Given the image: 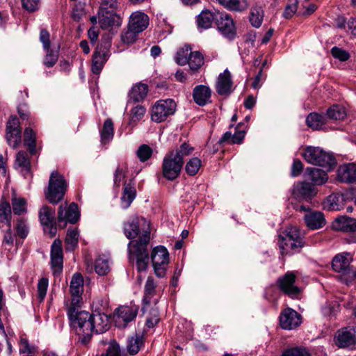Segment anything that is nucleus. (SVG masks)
<instances>
[{
	"label": "nucleus",
	"instance_id": "41",
	"mask_svg": "<svg viewBox=\"0 0 356 356\" xmlns=\"http://www.w3.org/2000/svg\"><path fill=\"white\" fill-rule=\"evenodd\" d=\"M15 164L21 170L29 173L31 169V163L28 154L24 151H19L16 156Z\"/></svg>",
	"mask_w": 356,
	"mask_h": 356
},
{
	"label": "nucleus",
	"instance_id": "46",
	"mask_svg": "<svg viewBox=\"0 0 356 356\" xmlns=\"http://www.w3.org/2000/svg\"><path fill=\"white\" fill-rule=\"evenodd\" d=\"M193 150L194 148L192 146L184 143L181 144L179 148L170 150V152H173V154L176 157L181 159V160L184 161V157L192 154Z\"/></svg>",
	"mask_w": 356,
	"mask_h": 356
},
{
	"label": "nucleus",
	"instance_id": "30",
	"mask_svg": "<svg viewBox=\"0 0 356 356\" xmlns=\"http://www.w3.org/2000/svg\"><path fill=\"white\" fill-rule=\"evenodd\" d=\"M217 10H203L197 16V23L199 29H208L211 27L213 22H216Z\"/></svg>",
	"mask_w": 356,
	"mask_h": 356
},
{
	"label": "nucleus",
	"instance_id": "24",
	"mask_svg": "<svg viewBox=\"0 0 356 356\" xmlns=\"http://www.w3.org/2000/svg\"><path fill=\"white\" fill-rule=\"evenodd\" d=\"M338 179L344 183L356 181V164L351 163L340 165L337 170Z\"/></svg>",
	"mask_w": 356,
	"mask_h": 356
},
{
	"label": "nucleus",
	"instance_id": "51",
	"mask_svg": "<svg viewBox=\"0 0 356 356\" xmlns=\"http://www.w3.org/2000/svg\"><path fill=\"white\" fill-rule=\"evenodd\" d=\"M340 196L336 194H332L329 195L325 203V207L329 210L338 211L341 208V205L339 202Z\"/></svg>",
	"mask_w": 356,
	"mask_h": 356
},
{
	"label": "nucleus",
	"instance_id": "20",
	"mask_svg": "<svg viewBox=\"0 0 356 356\" xmlns=\"http://www.w3.org/2000/svg\"><path fill=\"white\" fill-rule=\"evenodd\" d=\"M301 323V316L295 310L287 308L280 316V324L284 330H293Z\"/></svg>",
	"mask_w": 356,
	"mask_h": 356
},
{
	"label": "nucleus",
	"instance_id": "61",
	"mask_svg": "<svg viewBox=\"0 0 356 356\" xmlns=\"http://www.w3.org/2000/svg\"><path fill=\"white\" fill-rule=\"evenodd\" d=\"M297 7H298V1L297 0H290V3L286 7L283 16L286 18L289 19L292 17V16L296 13L297 11Z\"/></svg>",
	"mask_w": 356,
	"mask_h": 356
},
{
	"label": "nucleus",
	"instance_id": "12",
	"mask_svg": "<svg viewBox=\"0 0 356 356\" xmlns=\"http://www.w3.org/2000/svg\"><path fill=\"white\" fill-rule=\"evenodd\" d=\"M335 343L339 348L356 347V327H348L339 330L334 337Z\"/></svg>",
	"mask_w": 356,
	"mask_h": 356
},
{
	"label": "nucleus",
	"instance_id": "15",
	"mask_svg": "<svg viewBox=\"0 0 356 356\" xmlns=\"http://www.w3.org/2000/svg\"><path fill=\"white\" fill-rule=\"evenodd\" d=\"M6 140L8 145L17 148L21 143V130L17 116H10L6 125Z\"/></svg>",
	"mask_w": 356,
	"mask_h": 356
},
{
	"label": "nucleus",
	"instance_id": "44",
	"mask_svg": "<svg viewBox=\"0 0 356 356\" xmlns=\"http://www.w3.org/2000/svg\"><path fill=\"white\" fill-rule=\"evenodd\" d=\"M94 268L99 275H105L109 270L108 259L104 257H99L95 262Z\"/></svg>",
	"mask_w": 356,
	"mask_h": 356
},
{
	"label": "nucleus",
	"instance_id": "18",
	"mask_svg": "<svg viewBox=\"0 0 356 356\" xmlns=\"http://www.w3.org/2000/svg\"><path fill=\"white\" fill-rule=\"evenodd\" d=\"M156 296V283L152 277H148L144 286V296L143 298V308L142 310L145 312L147 308L154 305V306L158 302Z\"/></svg>",
	"mask_w": 356,
	"mask_h": 356
},
{
	"label": "nucleus",
	"instance_id": "11",
	"mask_svg": "<svg viewBox=\"0 0 356 356\" xmlns=\"http://www.w3.org/2000/svg\"><path fill=\"white\" fill-rule=\"evenodd\" d=\"M51 268L54 276L60 275L63 268V253L62 241L57 238L53 242L51 247Z\"/></svg>",
	"mask_w": 356,
	"mask_h": 356
},
{
	"label": "nucleus",
	"instance_id": "63",
	"mask_svg": "<svg viewBox=\"0 0 356 356\" xmlns=\"http://www.w3.org/2000/svg\"><path fill=\"white\" fill-rule=\"evenodd\" d=\"M138 33V32H135L129 28L126 32L121 35L122 41L127 44L133 43L136 40Z\"/></svg>",
	"mask_w": 356,
	"mask_h": 356
},
{
	"label": "nucleus",
	"instance_id": "5",
	"mask_svg": "<svg viewBox=\"0 0 356 356\" xmlns=\"http://www.w3.org/2000/svg\"><path fill=\"white\" fill-rule=\"evenodd\" d=\"M67 182L64 177L57 171L51 172L49 186L45 191L47 200L52 204H56L61 200L67 189Z\"/></svg>",
	"mask_w": 356,
	"mask_h": 356
},
{
	"label": "nucleus",
	"instance_id": "49",
	"mask_svg": "<svg viewBox=\"0 0 356 356\" xmlns=\"http://www.w3.org/2000/svg\"><path fill=\"white\" fill-rule=\"evenodd\" d=\"M191 51V49L188 47L180 49L175 56V61L179 65H185L188 62Z\"/></svg>",
	"mask_w": 356,
	"mask_h": 356
},
{
	"label": "nucleus",
	"instance_id": "35",
	"mask_svg": "<svg viewBox=\"0 0 356 356\" xmlns=\"http://www.w3.org/2000/svg\"><path fill=\"white\" fill-rule=\"evenodd\" d=\"M148 92V86L145 83H138L132 87L129 98L136 102L143 101Z\"/></svg>",
	"mask_w": 356,
	"mask_h": 356
},
{
	"label": "nucleus",
	"instance_id": "50",
	"mask_svg": "<svg viewBox=\"0 0 356 356\" xmlns=\"http://www.w3.org/2000/svg\"><path fill=\"white\" fill-rule=\"evenodd\" d=\"M120 3L118 0H102L100 3L99 10L104 12L115 13L119 7Z\"/></svg>",
	"mask_w": 356,
	"mask_h": 356
},
{
	"label": "nucleus",
	"instance_id": "21",
	"mask_svg": "<svg viewBox=\"0 0 356 356\" xmlns=\"http://www.w3.org/2000/svg\"><path fill=\"white\" fill-rule=\"evenodd\" d=\"M296 275L293 273L288 272L277 280L280 289L291 298L296 297L300 293V289L294 285Z\"/></svg>",
	"mask_w": 356,
	"mask_h": 356
},
{
	"label": "nucleus",
	"instance_id": "14",
	"mask_svg": "<svg viewBox=\"0 0 356 356\" xmlns=\"http://www.w3.org/2000/svg\"><path fill=\"white\" fill-rule=\"evenodd\" d=\"M351 261V255L349 253L343 252L336 255L332 261L333 270L346 276V282L348 281L349 275L353 273V270L350 268Z\"/></svg>",
	"mask_w": 356,
	"mask_h": 356
},
{
	"label": "nucleus",
	"instance_id": "9",
	"mask_svg": "<svg viewBox=\"0 0 356 356\" xmlns=\"http://www.w3.org/2000/svg\"><path fill=\"white\" fill-rule=\"evenodd\" d=\"M151 259L156 275L158 277H163L165 275L169 262L168 250L163 246L154 248L152 252Z\"/></svg>",
	"mask_w": 356,
	"mask_h": 356
},
{
	"label": "nucleus",
	"instance_id": "19",
	"mask_svg": "<svg viewBox=\"0 0 356 356\" xmlns=\"http://www.w3.org/2000/svg\"><path fill=\"white\" fill-rule=\"evenodd\" d=\"M72 296V303L69 308L74 307L80 303L82 300L81 296L83 291V279L80 273H75L71 280L70 286Z\"/></svg>",
	"mask_w": 356,
	"mask_h": 356
},
{
	"label": "nucleus",
	"instance_id": "26",
	"mask_svg": "<svg viewBox=\"0 0 356 356\" xmlns=\"http://www.w3.org/2000/svg\"><path fill=\"white\" fill-rule=\"evenodd\" d=\"M316 193L312 184L307 182H299L294 185L293 195L298 199L305 200L311 199Z\"/></svg>",
	"mask_w": 356,
	"mask_h": 356
},
{
	"label": "nucleus",
	"instance_id": "36",
	"mask_svg": "<svg viewBox=\"0 0 356 356\" xmlns=\"http://www.w3.org/2000/svg\"><path fill=\"white\" fill-rule=\"evenodd\" d=\"M24 144L28 148L31 154L36 152V138L35 133L29 127L26 128L24 132Z\"/></svg>",
	"mask_w": 356,
	"mask_h": 356
},
{
	"label": "nucleus",
	"instance_id": "28",
	"mask_svg": "<svg viewBox=\"0 0 356 356\" xmlns=\"http://www.w3.org/2000/svg\"><path fill=\"white\" fill-rule=\"evenodd\" d=\"M99 23L103 29H108L113 26H120L121 20L115 13L98 11Z\"/></svg>",
	"mask_w": 356,
	"mask_h": 356
},
{
	"label": "nucleus",
	"instance_id": "37",
	"mask_svg": "<svg viewBox=\"0 0 356 356\" xmlns=\"http://www.w3.org/2000/svg\"><path fill=\"white\" fill-rule=\"evenodd\" d=\"M113 123L111 119L108 118L105 120L103 128L100 131L102 143L106 144L109 143L113 137Z\"/></svg>",
	"mask_w": 356,
	"mask_h": 356
},
{
	"label": "nucleus",
	"instance_id": "55",
	"mask_svg": "<svg viewBox=\"0 0 356 356\" xmlns=\"http://www.w3.org/2000/svg\"><path fill=\"white\" fill-rule=\"evenodd\" d=\"M49 286V280L47 277H42L38 283V295L40 301H42L46 296Z\"/></svg>",
	"mask_w": 356,
	"mask_h": 356
},
{
	"label": "nucleus",
	"instance_id": "2",
	"mask_svg": "<svg viewBox=\"0 0 356 356\" xmlns=\"http://www.w3.org/2000/svg\"><path fill=\"white\" fill-rule=\"evenodd\" d=\"M67 316L71 327L83 344H87L90 341L94 332L101 334L109 327L110 318L104 313L90 314L72 307L68 308Z\"/></svg>",
	"mask_w": 356,
	"mask_h": 356
},
{
	"label": "nucleus",
	"instance_id": "39",
	"mask_svg": "<svg viewBox=\"0 0 356 356\" xmlns=\"http://www.w3.org/2000/svg\"><path fill=\"white\" fill-rule=\"evenodd\" d=\"M187 63L191 71L196 72L203 65L204 57L199 51H191Z\"/></svg>",
	"mask_w": 356,
	"mask_h": 356
},
{
	"label": "nucleus",
	"instance_id": "23",
	"mask_svg": "<svg viewBox=\"0 0 356 356\" xmlns=\"http://www.w3.org/2000/svg\"><path fill=\"white\" fill-rule=\"evenodd\" d=\"M138 307L136 305H124L119 307L116 311V322H124V325L132 321L137 316Z\"/></svg>",
	"mask_w": 356,
	"mask_h": 356
},
{
	"label": "nucleus",
	"instance_id": "45",
	"mask_svg": "<svg viewBox=\"0 0 356 356\" xmlns=\"http://www.w3.org/2000/svg\"><path fill=\"white\" fill-rule=\"evenodd\" d=\"M346 115L345 108L339 105H333L327 111V117L331 120H343Z\"/></svg>",
	"mask_w": 356,
	"mask_h": 356
},
{
	"label": "nucleus",
	"instance_id": "38",
	"mask_svg": "<svg viewBox=\"0 0 356 356\" xmlns=\"http://www.w3.org/2000/svg\"><path fill=\"white\" fill-rule=\"evenodd\" d=\"M306 123L308 127L317 130L325 123V117L316 113H312L307 117Z\"/></svg>",
	"mask_w": 356,
	"mask_h": 356
},
{
	"label": "nucleus",
	"instance_id": "54",
	"mask_svg": "<svg viewBox=\"0 0 356 356\" xmlns=\"http://www.w3.org/2000/svg\"><path fill=\"white\" fill-rule=\"evenodd\" d=\"M127 172V167L126 165H119L114 173V185L115 186H119L120 185L121 181L125 177V175Z\"/></svg>",
	"mask_w": 356,
	"mask_h": 356
},
{
	"label": "nucleus",
	"instance_id": "32",
	"mask_svg": "<svg viewBox=\"0 0 356 356\" xmlns=\"http://www.w3.org/2000/svg\"><path fill=\"white\" fill-rule=\"evenodd\" d=\"M136 197V189L134 183L130 181L124 184V191L121 197V207L123 209H127Z\"/></svg>",
	"mask_w": 356,
	"mask_h": 356
},
{
	"label": "nucleus",
	"instance_id": "47",
	"mask_svg": "<svg viewBox=\"0 0 356 356\" xmlns=\"http://www.w3.org/2000/svg\"><path fill=\"white\" fill-rule=\"evenodd\" d=\"M201 165V160L197 157H193L186 164V172L190 176H193L197 173Z\"/></svg>",
	"mask_w": 356,
	"mask_h": 356
},
{
	"label": "nucleus",
	"instance_id": "52",
	"mask_svg": "<svg viewBox=\"0 0 356 356\" xmlns=\"http://www.w3.org/2000/svg\"><path fill=\"white\" fill-rule=\"evenodd\" d=\"M282 356H311V355L305 348L293 347L285 350Z\"/></svg>",
	"mask_w": 356,
	"mask_h": 356
},
{
	"label": "nucleus",
	"instance_id": "13",
	"mask_svg": "<svg viewBox=\"0 0 356 356\" xmlns=\"http://www.w3.org/2000/svg\"><path fill=\"white\" fill-rule=\"evenodd\" d=\"M332 228L348 233V242L356 243V219L344 216L337 218L332 223Z\"/></svg>",
	"mask_w": 356,
	"mask_h": 356
},
{
	"label": "nucleus",
	"instance_id": "64",
	"mask_svg": "<svg viewBox=\"0 0 356 356\" xmlns=\"http://www.w3.org/2000/svg\"><path fill=\"white\" fill-rule=\"evenodd\" d=\"M19 351L20 354H30L34 353V348L29 346L26 339L22 338L19 341Z\"/></svg>",
	"mask_w": 356,
	"mask_h": 356
},
{
	"label": "nucleus",
	"instance_id": "43",
	"mask_svg": "<svg viewBox=\"0 0 356 356\" xmlns=\"http://www.w3.org/2000/svg\"><path fill=\"white\" fill-rule=\"evenodd\" d=\"M79 234L77 229H69L65 237L66 250H73L78 244Z\"/></svg>",
	"mask_w": 356,
	"mask_h": 356
},
{
	"label": "nucleus",
	"instance_id": "59",
	"mask_svg": "<svg viewBox=\"0 0 356 356\" xmlns=\"http://www.w3.org/2000/svg\"><path fill=\"white\" fill-rule=\"evenodd\" d=\"M47 51V54L44 60V64L47 67L54 66L58 60V54L53 52L50 49Z\"/></svg>",
	"mask_w": 356,
	"mask_h": 356
},
{
	"label": "nucleus",
	"instance_id": "56",
	"mask_svg": "<svg viewBox=\"0 0 356 356\" xmlns=\"http://www.w3.org/2000/svg\"><path fill=\"white\" fill-rule=\"evenodd\" d=\"M152 149L147 145H142L137 151V156L140 161L145 162L147 161L152 156Z\"/></svg>",
	"mask_w": 356,
	"mask_h": 356
},
{
	"label": "nucleus",
	"instance_id": "3",
	"mask_svg": "<svg viewBox=\"0 0 356 356\" xmlns=\"http://www.w3.org/2000/svg\"><path fill=\"white\" fill-rule=\"evenodd\" d=\"M278 245L282 255H290L300 252L304 245L298 227L291 226L279 234Z\"/></svg>",
	"mask_w": 356,
	"mask_h": 356
},
{
	"label": "nucleus",
	"instance_id": "27",
	"mask_svg": "<svg viewBox=\"0 0 356 356\" xmlns=\"http://www.w3.org/2000/svg\"><path fill=\"white\" fill-rule=\"evenodd\" d=\"M232 86L231 74L228 70H225L218 77L216 84V91L220 95H228L232 91Z\"/></svg>",
	"mask_w": 356,
	"mask_h": 356
},
{
	"label": "nucleus",
	"instance_id": "4",
	"mask_svg": "<svg viewBox=\"0 0 356 356\" xmlns=\"http://www.w3.org/2000/svg\"><path fill=\"white\" fill-rule=\"evenodd\" d=\"M302 156L307 163L326 168L327 170H330L336 165L334 157L320 147H307Z\"/></svg>",
	"mask_w": 356,
	"mask_h": 356
},
{
	"label": "nucleus",
	"instance_id": "6",
	"mask_svg": "<svg viewBox=\"0 0 356 356\" xmlns=\"http://www.w3.org/2000/svg\"><path fill=\"white\" fill-rule=\"evenodd\" d=\"M215 24L219 33L229 40H233L236 35V27L230 15L219 11L216 13Z\"/></svg>",
	"mask_w": 356,
	"mask_h": 356
},
{
	"label": "nucleus",
	"instance_id": "25",
	"mask_svg": "<svg viewBox=\"0 0 356 356\" xmlns=\"http://www.w3.org/2000/svg\"><path fill=\"white\" fill-rule=\"evenodd\" d=\"M211 90L204 85L195 86L193 91L194 102L200 106H204L211 102Z\"/></svg>",
	"mask_w": 356,
	"mask_h": 356
},
{
	"label": "nucleus",
	"instance_id": "62",
	"mask_svg": "<svg viewBox=\"0 0 356 356\" xmlns=\"http://www.w3.org/2000/svg\"><path fill=\"white\" fill-rule=\"evenodd\" d=\"M40 0H22V7L29 11L33 12L38 9Z\"/></svg>",
	"mask_w": 356,
	"mask_h": 356
},
{
	"label": "nucleus",
	"instance_id": "60",
	"mask_svg": "<svg viewBox=\"0 0 356 356\" xmlns=\"http://www.w3.org/2000/svg\"><path fill=\"white\" fill-rule=\"evenodd\" d=\"M17 233L19 236L22 238H24L26 237L29 233V228L25 222V221L22 219H19L16 225Z\"/></svg>",
	"mask_w": 356,
	"mask_h": 356
},
{
	"label": "nucleus",
	"instance_id": "10",
	"mask_svg": "<svg viewBox=\"0 0 356 356\" xmlns=\"http://www.w3.org/2000/svg\"><path fill=\"white\" fill-rule=\"evenodd\" d=\"M79 211L76 204H61L58 211V222L61 228H64L67 222L75 223L79 218Z\"/></svg>",
	"mask_w": 356,
	"mask_h": 356
},
{
	"label": "nucleus",
	"instance_id": "29",
	"mask_svg": "<svg viewBox=\"0 0 356 356\" xmlns=\"http://www.w3.org/2000/svg\"><path fill=\"white\" fill-rule=\"evenodd\" d=\"M304 219L307 226L311 229H317L325 225L324 215L320 211H312L306 213Z\"/></svg>",
	"mask_w": 356,
	"mask_h": 356
},
{
	"label": "nucleus",
	"instance_id": "7",
	"mask_svg": "<svg viewBox=\"0 0 356 356\" xmlns=\"http://www.w3.org/2000/svg\"><path fill=\"white\" fill-rule=\"evenodd\" d=\"M184 161L176 157L173 152H168L163 158L162 164L163 176L170 181L175 179L180 174Z\"/></svg>",
	"mask_w": 356,
	"mask_h": 356
},
{
	"label": "nucleus",
	"instance_id": "16",
	"mask_svg": "<svg viewBox=\"0 0 356 356\" xmlns=\"http://www.w3.org/2000/svg\"><path fill=\"white\" fill-rule=\"evenodd\" d=\"M39 218L44 226V231L48 232L51 237L54 236L56 233L55 211L48 206H44L40 210Z\"/></svg>",
	"mask_w": 356,
	"mask_h": 356
},
{
	"label": "nucleus",
	"instance_id": "31",
	"mask_svg": "<svg viewBox=\"0 0 356 356\" xmlns=\"http://www.w3.org/2000/svg\"><path fill=\"white\" fill-rule=\"evenodd\" d=\"M307 178L313 185H322L327 182L328 176L325 170L315 168H307L306 170Z\"/></svg>",
	"mask_w": 356,
	"mask_h": 356
},
{
	"label": "nucleus",
	"instance_id": "57",
	"mask_svg": "<svg viewBox=\"0 0 356 356\" xmlns=\"http://www.w3.org/2000/svg\"><path fill=\"white\" fill-rule=\"evenodd\" d=\"M159 312L157 307L151 309L149 316L147 318L146 325L151 328L154 327L159 321Z\"/></svg>",
	"mask_w": 356,
	"mask_h": 356
},
{
	"label": "nucleus",
	"instance_id": "17",
	"mask_svg": "<svg viewBox=\"0 0 356 356\" xmlns=\"http://www.w3.org/2000/svg\"><path fill=\"white\" fill-rule=\"evenodd\" d=\"M109 57V44L100 45L96 48L92 60V72L99 74Z\"/></svg>",
	"mask_w": 356,
	"mask_h": 356
},
{
	"label": "nucleus",
	"instance_id": "48",
	"mask_svg": "<svg viewBox=\"0 0 356 356\" xmlns=\"http://www.w3.org/2000/svg\"><path fill=\"white\" fill-rule=\"evenodd\" d=\"M12 206L15 215H21L26 212V202L22 197H13Z\"/></svg>",
	"mask_w": 356,
	"mask_h": 356
},
{
	"label": "nucleus",
	"instance_id": "33",
	"mask_svg": "<svg viewBox=\"0 0 356 356\" xmlns=\"http://www.w3.org/2000/svg\"><path fill=\"white\" fill-rule=\"evenodd\" d=\"M11 207L8 202H2L0 204V228L11 227Z\"/></svg>",
	"mask_w": 356,
	"mask_h": 356
},
{
	"label": "nucleus",
	"instance_id": "58",
	"mask_svg": "<svg viewBox=\"0 0 356 356\" xmlns=\"http://www.w3.org/2000/svg\"><path fill=\"white\" fill-rule=\"evenodd\" d=\"M331 54L334 58L341 61H346L350 57V54L348 51L337 47L332 48Z\"/></svg>",
	"mask_w": 356,
	"mask_h": 356
},
{
	"label": "nucleus",
	"instance_id": "22",
	"mask_svg": "<svg viewBox=\"0 0 356 356\" xmlns=\"http://www.w3.org/2000/svg\"><path fill=\"white\" fill-rule=\"evenodd\" d=\"M149 17L141 11L134 12L129 17V27L135 32L140 33L149 25Z\"/></svg>",
	"mask_w": 356,
	"mask_h": 356
},
{
	"label": "nucleus",
	"instance_id": "8",
	"mask_svg": "<svg viewBox=\"0 0 356 356\" xmlns=\"http://www.w3.org/2000/svg\"><path fill=\"white\" fill-rule=\"evenodd\" d=\"M176 104L171 99H161L157 101L151 111L152 120L156 122L165 121L167 118L175 113Z\"/></svg>",
	"mask_w": 356,
	"mask_h": 356
},
{
	"label": "nucleus",
	"instance_id": "40",
	"mask_svg": "<svg viewBox=\"0 0 356 356\" xmlns=\"http://www.w3.org/2000/svg\"><path fill=\"white\" fill-rule=\"evenodd\" d=\"M146 109L144 106L136 105L133 107L129 112V124L134 127L145 115Z\"/></svg>",
	"mask_w": 356,
	"mask_h": 356
},
{
	"label": "nucleus",
	"instance_id": "42",
	"mask_svg": "<svg viewBox=\"0 0 356 356\" xmlns=\"http://www.w3.org/2000/svg\"><path fill=\"white\" fill-rule=\"evenodd\" d=\"M249 19L254 27H260L264 19V10L261 7L255 6L252 8Z\"/></svg>",
	"mask_w": 356,
	"mask_h": 356
},
{
	"label": "nucleus",
	"instance_id": "34",
	"mask_svg": "<svg viewBox=\"0 0 356 356\" xmlns=\"http://www.w3.org/2000/svg\"><path fill=\"white\" fill-rule=\"evenodd\" d=\"M144 345L143 336L140 334L136 333L130 337L127 341V350L131 355L137 354Z\"/></svg>",
	"mask_w": 356,
	"mask_h": 356
},
{
	"label": "nucleus",
	"instance_id": "53",
	"mask_svg": "<svg viewBox=\"0 0 356 356\" xmlns=\"http://www.w3.org/2000/svg\"><path fill=\"white\" fill-rule=\"evenodd\" d=\"M230 10L241 11L247 7L245 0H228L224 6Z\"/></svg>",
	"mask_w": 356,
	"mask_h": 356
},
{
	"label": "nucleus",
	"instance_id": "1",
	"mask_svg": "<svg viewBox=\"0 0 356 356\" xmlns=\"http://www.w3.org/2000/svg\"><path fill=\"white\" fill-rule=\"evenodd\" d=\"M124 232L128 238L138 237L129 243V259L130 263L136 262L138 271H145L149 264V222L143 217H131L124 224Z\"/></svg>",
	"mask_w": 356,
	"mask_h": 356
}]
</instances>
